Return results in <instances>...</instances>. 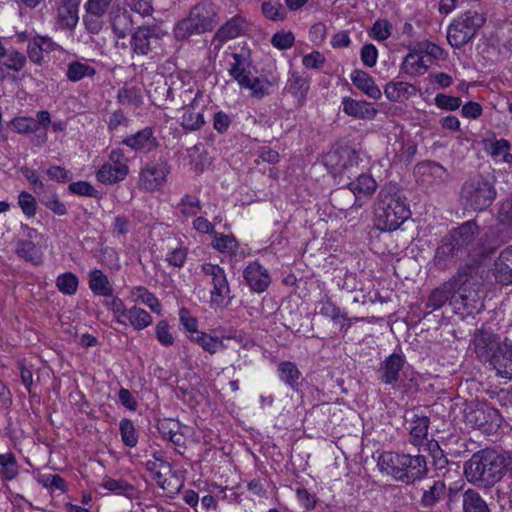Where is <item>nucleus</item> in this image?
Segmentation results:
<instances>
[{
    "label": "nucleus",
    "instance_id": "f257e3e1",
    "mask_svg": "<svg viewBox=\"0 0 512 512\" xmlns=\"http://www.w3.org/2000/svg\"><path fill=\"white\" fill-rule=\"evenodd\" d=\"M510 464L508 453L485 448L472 454L465 462L463 472L469 483L487 489L504 478Z\"/></svg>",
    "mask_w": 512,
    "mask_h": 512
},
{
    "label": "nucleus",
    "instance_id": "f03ea898",
    "mask_svg": "<svg viewBox=\"0 0 512 512\" xmlns=\"http://www.w3.org/2000/svg\"><path fill=\"white\" fill-rule=\"evenodd\" d=\"M374 223L384 232L397 230L410 216L406 197L395 186H386L378 194Z\"/></svg>",
    "mask_w": 512,
    "mask_h": 512
},
{
    "label": "nucleus",
    "instance_id": "7ed1b4c3",
    "mask_svg": "<svg viewBox=\"0 0 512 512\" xmlns=\"http://www.w3.org/2000/svg\"><path fill=\"white\" fill-rule=\"evenodd\" d=\"M218 23V8L210 1L195 5L189 15L179 21L174 28L177 40H185L193 35L213 30Z\"/></svg>",
    "mask_w": 512,
    "mask_h": 512
},
{
    "label": "nucleus",
    "instance_id": "20e7f679",
    "mask_svg": "<svg viewBox=\"0 0 512 512\" xmlns=\"http://www.w3.org/2000/svg\"><path fill=\"white\" fill-rule=\"evenodd\" d=\"M468 271L469 267H460L454 275L456 285L450 306L461 316L478 313L484 307L480 286L468 280Z\"/></svg>",
    "mask_w": 512,
    "mask_h": 512
},
{
    "label": "nucleus",
    "instance_id": "39448f33",
    "mask_svg": "<svg viewBox=\"0 0 512 512\" xmlns=\"http://www.w3.org/2000/svg\"><path fill=\"white\" fill-rule=\"evenodd\" d=\"M481 13L468 11L455 19L447 31V40L454 48H461L473 39L478 29L484 24Z\"/></svg>",
    "mask_w": 512,
    "mask_h": 512
},
{
    "label": "nucleus",
    "instance_id": "423d86ee",
    "mask_svg": "<svg viewBox=\"0 0 512 512\" xmlns=\"http://www.w3.org/2000/svg\"><path fill=\"white\" fill-rule=\"evenodd\" d=\"M461 197L471 208L482 211L489 207L496 197L494 181L481 175L474 177L464 183Z\"/></svg>",
    "mask_w": 512,
    "mask_h": 512
},
{
    "label": "nucleus",
    "instance_id": "0eeeda50",
    "mask_svg": "<svg viewBox=\"0 0 512 512\" xmlns=\"http://www.w3.org/2000/svg\"><path fill=\"white\" fill-rule=\"evenodd\" d=\"M166 32L156 24L139 26L131 35L130 45L134 54L146 56L155 51Z\"/></svg>",
    "mask_w": 512,
    "mask_h": 512
},
{
    "label": "nucleus",
    "instance_id": "6e6552de",
    "mask_svg": "<svg viewBox=\"0 0 512 512\" xmlns=\"http://www.w3.org/2000/svg\"><path fill=\"white\" fill-rule=\"evenodd\" d=\"M476 356L485 362H491L497 352L503 347V341L491 328L482 326L477 329L471 340Z\"/></svg>",
    "mask_w": 512,
    "mask_h": 512
},
{
    "label": "nucleus",
    "instance_id": "1a4fd4ad",
    "mask_svg": "<svg viewBox=\"0 0 512 512\" xmlns=\"http://www.w3.org/2000/svg\"><path fill=\"white\" fill-rule=\"evenodd\" d=\"M201 271L204 276L210 279V284L213 286L210 293L212 304L221 306L224 304L225 299H231L230 286L222 267L217 264L204 263L201 265Z\"/></svg>",
    "mask_w": 512,
    "mask_h": 512
},
{
    "label": "nucleus",
    "instance_id": "9d476101",
    "mask_svg": "<svg viewBox=\"0 0 512 512\" xmlns=\"http://www.w3.org/2000/svg\"><path fill=\"white\" fill-rule=\"evenodd\" d=\"M465 419L471 427L480 429L485 433H490L499 428L502 420L498 410L487 405L469 410Z\"/></svg>",
    "mask_w": 512,
    "mask_h": 512
},
{
    "label": "nucleus",
    "instance_id": "9b49d317",
    "mask_svg": "<svg viewBox=\"0 0 512 512\" xmlns=\"http://www.w3.org/2000/svg\"><path fill=\"white\" fill-rule=\"evenodd\" d=\"M169 172L170 167L163 159L148 162L140 173L141 186L147 191L158 190L166 181Z\"/></svg>",
    "mask_w": 512,
    "mask_h": 512
},
{
    "label": "nucleus",
    "instance_id": "f8f14e48",
    "mask_svg": "<svg viewBox=\"0 0 512 512\" xmlns=\"http://www.w3.org/2000/svg\"><path fill=\"white\" fill-rule=\"evenodd\" d=\"M465 256L468 255L459 246V243L453 237L446 235L436 249L434 261L439 269L445 270L455 265L457 261Z\"/></svg>",
    "mask_w": 512,
    "mask_h": 512
},
{
    "label": "nucleus",
    "instance_id": "ddd939ff",
    "mask_svg": "<svg viewBox=\"0 0 512 512\" xmlns=\"http://www.w3.org/2000/svg\"><path fill=\"white\" fill-rule=\"evenodd\" d=\"M243 277L251 291L264 292L271 283L268 271L258 262L250 263L243 271Z\"/></svg>",
    "mask_w": 512,
    "mask_h": 512
},
{
    "label": "nucleus",
    "instance_id": "4468645a",
    "mask_svg": "<svg viewBox=\"0 0 512 512\" xmlns=\"http://www.w3.org/2000/svg\"><path fill=\"white\" fill-rule=\"evenodd\" d=\"M245 22L242 17L235 16L225 22L214 34L212 44L215 48L220 49L228 40L237 38L244 33Z\"/></svg>",
    "mask_w": 512,
    "mask_h": 512
},
{
    "label": "nucleus",
    "instance_id": "2eb2a0df",
    "mask_svg": "<svg viewBox=\"0 0 512 512\" xmlns=\"http://www.w3.org/2000/svg\"><path fill=\"white\" fill-rule=\"evenodd\" d=\"M406 419L410 422V442L414 446L423 444L428 435L430 424L429 418L421 413H418V411H411L407 414Z\"/></svg>",
    "mask_w": 512,
    "mask_h": 512
},
{
    "label": "nucleus",
    "instance_id": "dca6fc26",
    "mask_svg": "<svg viewBox=\"0 0 512 512\" xmlns=\"http://www.w3.org/2000/svg\"><path fill=\"white\" fill-rule=\"evenodd\" d=\"M406 454H398L395 452H384L381 454L378 460V466L380 470L395 480L401 481L404 477L403 463H406Z\"/></svg>",
    "mask_w": 512,
    "mask_h": 512
},
{
    "label": "nucleus",
    "instance_id": "f3484780",
    "mask_svg": "<svg viewBox=\"0 0 512 512\" xmlns=\"http://www.w3.org/2000/svg\"><path fill=\"white\" fill-rule=\"evenodd\" d=\"M146 92L151 102L158 107H164L168 101L174 100V88L169 87L162 75L146 86Z\"/></svg>",
    "mask_w": 512,
    "mask_h": 512
},
{
    "label": "nucleus",
    "instance_id": "a211bd4d",
    "mask_svg": "<svg viewBox=\"0 0 512 512\" xmlns=\"http://www.w3.org/2000/svg\"><path fill=\"white\" fill-rule=\"evenodd\" d=\"M354 154V151L348 149H336L325 156L324 163L334 175H343L353 166Z\"/></svg>",
    "mask_w": 512,
    "mask_h": 512
},
{
    "label": "nucleus",
    "instance_id": "6ab92c4d",
    "mask_svg": "<svg viewBox=\"0 0 512 512\" xmlns=\"http://www.w3.org/2000/svg\"><path fill=\"white\" fill-rule=\"evenodd\" d=\"M405 360L399 354L393 353L388 356L380 365L379 379L382 383L392 385L399 381L400 371Z\"/></svg>",
    "mask_w": 512,
    "mask_h": 512
},
{
    "label": "nucleus",
    "instance_id": "aec40b11",
    "mask_svg": "<svg viewBox=\"0 0 512 512\" xmlns=\"http://www.w3.org/2000/svg\"><path fill=\"white\" fill-rule=\"evenodd\" d=\"M497 356L489 363L497 375L512 379V341L507 338L503 341V347L497 352Z\"/></svg>",
    "mask_w": 512,
    "mask_h": 512
},
{
    "label": "nucleus",
    "instance_id": "412c9836",
    "mask_svg": "<svg viewBox=\"0 0 512 512\" xmlns=\"http://www.w3.org/2000/svg\"><path fill=\"white\" fill-rule=\"evenodd\" d=\"M478 234L479 226L474 220H470L452 230L448 235L453 237L465 253L469 255Z\"/></svg>",
    "mask_w": 512,
    "mask_h": 512
},
{
    "label": "nucleus",
    "instance_id": "4be33fe9",
    "mask_svg": "<svg viewBox=\"0 0 512 512\" xmlns=\"http://www.w3.org/2000/svg\"><path fill=\"white\" fill-rule=\"evenodd\" d=\"M231 56L233 62L230 63L228 70L229 75L237 81L241 87L249 84V79L253 76L251 72L252 63L249 57L241 53H233Z\"/></svg>",
    "mask_w": 512,
    "mask_h": 512
},
{
    "label": "nucleus",
    "instance_id": "5701e85b",
    "mask_svg": "<svg viewBox=\"0 0 512 512\" xmlns=\"http://www.w3.org/2000/svg\"><path fill=\"white\" fill-rule=\"evenodd\" d=\"M122 143L134 151L142 153H148L154 150L158 145L156 138L153 136L152 129L149 127L126 137Z\"/></svg>",
    "mask_w": 512,
    "mask_h": 512
},
{
    "label": "nucleus",
    "instance_id": "b1692460",
    "mask_svg": "<svg viewBox=\"0 0 512 512\" xmlns=\"http://www.w3.org/2000/svg\"><path fill=\"white\" fill-rule=\"evenodd\" d=\"M456 278L451 277L447 282L435 288L429 295L426 306L432 310H438L445 304L450 306L452 298H454V288Z\"/></svg>",
    "mask_w": 512,
    "mask_h": 512
},
{
    "label": "nucleus",
    "instance_id": "393cba45",
    "mask_svg": "<svg viewBox=\"0 0 512 512\" xmlns=\"http://www.w3.org/2000/svg\"><path fill=\"white\" fill-rule=\"evenodd\" d=\"M343 112L356 119H374L377 109L364 100H355L350 97L342 99Z\"/></svg>",
    "mask_w": 512,
    "mask_h": 512
},
{
    "label": "nucleus",
    "instance_id": "a878e982",
    "mask_svg": "<svg viewBox=\"0 0 512 512\" xmlns=\"http://www.w3.org/2000/svg\"><path fill=\"white\" fill-rule=\"evenodd\" d=\"M110 24L115 37L124 39L132 31V16L126 9L118 7L110 13Z\"/></svg>",
    "mask_w": 512,
    "mask_h": 512
},
{
    "label": "nucleus",
    "instance_id": "bb28decb",
    "mask_svg": "<svg viewBox=\"0 0 512 512\" xmlns=\"http://www.w3.org/2000/svg\"><path fill=\"white\" fill-rule=\"evenodd\" d=\"M406 460V463H403L404 467L402 469L406 475L402 478V482L411 484L426 475L427 463L424 456L406 455Z\"/></svg>",
    "mask_w": 512,
    "mask_h": 512
},
{
    "label": "nucleus",
    "instance_id": "cd10ccee",
    "mask_svg": "<svg viewBox=\"0 0 512 512\" xmlns=\"http://www.w3.org/2000/svg\"><path fill=\"white\" fill-rule=\"evenodd\" d=\"M79 0H63L58 7V22L61 27L72 30L76 27L79 16Z\"/></svg>",
    "mask_w": 512,
    "mask_h": 512
},
{
    "label": "nucleus",
    "instance_id": "c85d7f7f",
    "mask_svg": "<svg viewBox=\"0 0 512 512\" xmlns=\"http://www.w3.org/2000/svg\"><path fill=\"white\" fill-rule=\"evenodd\" d=\"M352 83L368 97L378 100L381 98V90L375 84L374 79L365 71L356 69L350 75Z\"/></svg>",
    "mask_w": 512,
    "mask_h": 512
},
{
    "label": "nucleus",
    "instance_id": "c756f323",
    "mask_svg": "<svg viewBox=\"0 0 512 512\" xmlns=\"http://www.w3.org/2000/svg\"><path fill=\"white\" fill-rule=\"evenodd\" d=\"M417 89L407 82H389L384 89L385 96L392 102H404L414 96Z\"/></svg>",
    "mask_w": 512,
    "mask_h": 512
},
{
    "label": "nucleus",
    "instance_id": "7c9ffc66",
    "mask_svg": "<svg viewBox=\"0 0 512 512\" xmlns=\"http://www.w3.org/2000/svg\"><path fill=\"white\" fill-rule=\"evenodd\" d=\"M286 89L296 98L299 107L304 105L309 90V83L305 77L297 72H292L288 78Z\"/></svg>",
    "mask_w": 512,
    "mask_h": 512
},
{
    "label": "nucleus",
    "instance_id": "2f4dec72",
    "mask_svg": "<svg viewBox=\"0 0 512 512\" xmlns=\"http://www.w3.org/2000/svg\"><path fill=\"white\" fill-rule=\"evenodd\" d=\"M188 338L211 355L215 354L219 350L226 349V345L220 338L213 337L203 331L194 332V334H188Z\"/></svg>",
    "mask_w": 512,
    "mask_h": 512
},
{
    "label": "nucleus",
    "instance_id": "473e14b6",
    "mask_svg": "<svg viewBox=\"0 0 512 512\" xmlns=\"http://www.w3.org/2000/svg\"><path fill=\"white\" fill-rule=\"evenodd\" d=\"M348 187L357 199H361L370 197L375 192L377 183L372 176L361 174L355 181L350 182Z\"/></svg>",
    "mask_w": 512,
    "mask_h": 512
},
{
    "label": "nucleus",
    "instance_id": "72a5a7b5",
    "mask_svg": "<svg viewBox=\"0 0 512 512\" xmlns=\"http://www.w3.org/2000/svg\"><path fill=\"white\" fill-rule=\"evenodd\" d=\"M127 174L124 168L116 167L112 163H104L98 170L96 178L103 184L112 185L124 180Z\"/></svg>",
    "mask_w": 512,
    "mask_h": 512
},
{
    "label": "nucleus",
    "instance_id": "f704fd0d",
    "mask_svg": "<svg viewBox=\"0 0 512 512\" xmlns=\"http://www.w3.org/2000/svg\"><path fill=\"white\" fill-rule=\"evenodd\" d=\"M89 287L96 295L112 296V286L101 270L94 269L89 273Z\"/></svg>",
    "mask_w": 512,
    "mask_h": 512
},
{
    "label": "nucleus",
    "instance_id": "c9c22d12",
    "mask_svg": "<svg viewBox=\"0 0 512 512\" xmlns=\"http://www.w3.org/2000/svg\"><path fill=\"white\" fill-rule=\"evenodd\" d=\"M429 66L424 62L423 57L415 50L406 55L402 63V70L410 76H420L425 74Z\"/></svg>",
    "mask_w": 512,
    "mask_h": 512
},
{
    "label": "nucleus",
    "instance_id": "e433bc0d",
    "mask_svg": "<svg viewBox=\"0 0 512 512\" xmlns=\"http://www.w3.org/2000/svg\"><path fill=\"white\" fill-rule=\"evenodd\" d=\"M464 512H491L486 501L474 489H468L463 493Z\"/></svg>",
    "mask_w": 512,
    "mask_h": 512
},
{
    "label": "nucleus",
    "instance_id": "4c0bfd02",
    "mask_svg": "<svg viewBox=\"0 0 512 512\" xmlns=\"http://www.w3.org/2000/svg\"><path fill=\"white\" fill-rule=\"evenodd\" d=\"M16 254L35 265L42 262V254L33 241L18 240L16 242Z\"/></svg>",
    "mask_w": 512,
    "mask_h": 512
},
{
    "label": "nucleus",
    "instance_id": "58836bf2",
    "mask_svg": "<svg viewBox=\"0 0 512 512\" xmlns=\"http://www.w3.org/2000/svg\"><path fill=\"white\" fill-rule=\"evenodd\" d=\"M136 330H142L152 323L151 315L144 309L133 306L125 312V317Z\"/></svg>",
    "mask_w": 512,
    "mask_h": 512
},
{
    "label": "nucleus",
    "instance_id": "ea45409f",
    "mask_svg": "<svg viewBox=\"0 0 512 512\" xmlns=\"http://www.w3.org/2000/svg\"><path fill=\"white\" fill-rule=\"evenodd\" d=\"M177 94V97L174 96V102L176 105L181 106V108H193L198 98L201 96L199 90H195L192 88H186L184 85H180L179 88H174V94Z\"/></svg>",
    "mask_w": 512,
    "mask_h": 512
},
{
    "label": "nucleus",
    "instance_id": "a19ab883",
    "mask_svg": "<svg viewBox=\"0 0 512 512\" xmlns=\"http://www.w3.org/2000/svg\"><path fill=\"white\" fill-rule=\"evenodd\" d=\"M446 493V485L443 481H435L432 486L423 492L421 505L425 508L433 507Z\"/></svg>",
    "mask_w": 512,
    "mask_h": 512
},
{
    "label": "nucleus",
    "instance_id": "79ce46f5",
    "mask_svg": "<svg viewBox=\"0 0 512 512\" xmlns=\"http://www.w3.org/2000/svg\"><path fill=\"white\" fill-rule=\"evenodd\" d=\"M356 200L357 198L349 188L336 189L333 191L330 198L332 205L340 211H345L353 207Z\"/></svg>",
    "mask_w": 512,
    "mask_h": 512
},
{
    "label": "nucleus",
    "instance_id": "37998d69",
    "mask_svg": "<svg viewBox=\"0 0 512 512\" xmlns=\"http://www.w3.org/2000/svg\"><path fill=\"white\" fill-rule=\"evenodd\" d=\"M96 73L95 69L85 63L73 61L68 64L66 76L71 82H77L84 77L94 76Z\"/></svg>",
    "mask_w": 512,
    "mask_h": 512
},
{
    "label": "nucleus",
    "instance_id": "c03bdc74",
    "mask_svg": "<svg viewBox=\"0 0 512 512\" xmlns=\"http://www.w3.org/2000/svg\"><path fill=\"white\" fill-rule=\"evenodd\" d=\"M316 309L321 315L331 318L334 323L339 324L341 326L343 325V322L346 320V317L341 312L340 308L337 307L328 298L319 301L316 306Z\"/></svg>",
    "mask_w": 512,
    "mask_h": 512
},
{
    "label": "nucleus",
    "instance_id": "a18cd8bd",
    "mask_svg": "<svg viewBox=\"0 0 512 512\" xmlns=\"http://www.w3.org/2000/svg\"><path fill=\"white\" fill-rule=\"evenodd\" d=\"M278 371L280 373V379L292 389H295L301 375L297 366L293 362L284 361L279 364Z\"/></svg>",
    "mask_w": 512,
    "mask_h": 512
},
{
    "label": "nucleus",
    "instance_id": "49530a36",
    "mask_svg": "<svg viewBox=\"0 0 512 512\" xmlns=\"http://www.w3.org/2000/svg\"><path fill=\"white\" fill-rule=\"evenodd\" d=\"M177 210L185 218L193 217L201 211L200 200L196 196L187 194L181 198L177 205Z\"/></svg>",
    "mask_w": 512,
    "mask_h": 512
},
{
    "label": "nucleus",
    "instance_id": "de8ad7c7",
    "mask_svg": "<svg viewBox=\"0 0 512 512\" xmlns=\"http://www.w3.org/2000/svg\"><path fill=\"white\" fill-rule=\"evenodd\" d=\"M104 18V14H97L95 11L85 10L82 20L86 31L93 35L99 34L105 25Z\"/></svg>",
    "mask_w": 512,
    "mask_h": 512
},
{
    "label": "nucleus",
    "instance_id": "09e8293b",
    "mask_svg": "<svg viewBox=\"0 0 512 512\" xmlns=\"http://www.w3.org/2000/svg\"><path fill=\"white\" fill-rule=\"evenodd\" d=\"M132 295L136 300L142 301L146 304L153 312L160 314L161 304L153 293L148 291L145 287L137 286L132 289Z\"/></svg>",
    "mask_w": 512,
    "mask_h": 512
},
{
    "label": "nucleus",
    "instance_id": "8fccbe9b",
    "mask_svg": "<svg viewBox=\"0 0 512 512\" xmlns=\"http://www.w3.org/2000/svg\"><path fill=\"white\" fill-rule=\"evenodd\" d=\"M78 278L71 272H66L57 277L56 286L60 292L66 295H73L78 288Z\"/></svg>",
    "mask_w": 512,
    "mask_h": 512
},
{
    "label": "nucleus",
    "instance_id": "3c124183",
    "mask_svg": "<svg viewBox=\"0 0 512 512\" xmlns=\"http://www.w3.org/2000/svg\"><path fill=\"white\" fill-rule=\"evenodd\" d=\"M3 58L5 59L3 61V65L9 70L15 72L21 71L27 63L26 56L15 49H6V53Z\"/></svg>",
    "mask_w": 512,
    "mask_h": 512
},
{
    "label": "nucleus",
    "instance_id": "603ef678",
    "mask_svg": "<svg viewBox=\"0 0 512 512\" xmlns=\"http://www.w3.org/2000/svg\"><path fill=\"white\" fill-rule=\"evenodd\" d=\"M204 117L202 113L195 112L193 108H186L182 116L181 126L185 130L194 131L198 130L204 125Z\"/></svg>",
    "mask_w": 512,
    "mask_h": 512
},
{
    "label": "nucleus",
    "instance_id": "864d4df0",
    "mask_svg": "<svg viewBox=\"0 0 512 512\" xmlns=\"http://www.w3.org/2000/svg\"><path fill=\"white\" fill-rule=\"evenodd\" d=\"M119 429L123 443L128 447H135L138 437L133 422L129 419H122Z\"/></svg>",
    "mask_w": 512,
    "mask_h": 512
},
{
    "label": "nucleus",
    "instance_id": "5fc2aeb1",
    "mask_svg": "<svg viewBox=\"0 0 512 512\" xmlns=\"http://www.w3.org/2000/svg\"><path fill=\"white\" fill-rule=\"evenodd\" d=\"M270 87V82L255 77L254 75L249 79V84L242 86V88L249 89L251 91V96L257 99H261L267 95Z\"/></svg>",
    "mask_w": 512,
    "mask_h": 512
},
{
    "label": "nucleus",
    "instance_id": "6e6d98bb",
    "mask_svg": "<svg viewBox=\"0 0 512 512\" xmlns=\"http://www.w3.org/2000/svg\"><path fill=\"white\" fill-rule=\"evenodd\" d=\"M493 275L496 281L502 285L512 284V268L502 260H495Z\"/></svg>",
    "mask_w": 512,
    "mask_h": 512
},
{
    "label": "nucleus",
    "instance_id": "4d7b16f0",
    "mask_svg": "<svg viewBox=\"0 0 512 512\" xmlns=\"http://www.w3.org/2000/svg\"><path fill=\"white\" fill-rule=\"evenodd\" d=\"M37 481L45 488L57 489L61 492L67 491L66 481L57 474H41L38 476Z\"/></svg>",
    "mask_w": 512,
    "mask_h": 512
},
{
    "label": "nucleus",
    "instance_id": "13d9d810",
    "mask_svg": "<svg viewBox=\"0 0 512 512\" xmlns=\"http://www.w3.org/2000/svg\"><path fill=\"white\" fill-rule=\"evenodd\" d=\"M264 16L272 21L283 20L286 17V10L279 2L267 1L262 4Z\"/></svg>",
    "mask_w": 512,
    "mask_h": 512
},
{
    "label": "nucleus",
    "instance_id": "bf43d9fd",
    "mask_svg": "<svg viewBox=\"0 0 512 512\" xmlns=\"http://www.w3.org/2000/svg\"><path fill=\"white\" fill-rule=\"evenodd\" d=\"M213 247L221 253L235 254L238 242L233 235H220L215 237Z\"/></svg>",
    "mask_w": 512,
    "mask_h": 512
},
{
    "label": "nucleus",
    "instance_id": "052dcab7",
    "mask_svg": "<svg viewBox=\"0 0 512 512\" xmlns=\"http://www.w3.org/2000/svg\"><path fill=\"white\" fill-rule=\"evenodd\" d=\"M0 466L5 479L12 480L17 476V463L12 453L0 454Z\"/></svg>",
    "mask_w": 512,
    "mask_h": 512
},
{
    "label": "nucleus",
    "instance_id": "680f3d73",
    "mask_svg": "<svg viewBox=\"0 0 512 512\" xmlns=\"http://www.w3.org/2000/svg\"><path fill=\"white\" fill-rule=\"evenodd\" d=\"M159 460H148L145 464L146 469L152 473L154 479L157 483L163 488L166 487V480H163L162 470H171L170 464L168 462L158 463Z\"/></svg>",
    "mask_w": 512,
    "mask_h": 512
},
{
    "label": "nucleus",
    "instance_id": "e2e57ef3",
    "mask_svg": "<svg viewBox=\"0 0 512 512\" xmlns=\"http://www.w3.org/2000/svg\"><path fill=\"white\" fill-rule=\"evenodd\" d=\"M117 99L122 105H140L141 95L139 91L134 87H122L119 89Z\"/></svg>",
    "mask_w": 512,
    "mask_h": 512
},
{
    "label": "nucleus",
    "instance_id": "0e129e2a",
    "mask_svg": "<svg viewBox=\"0 0 512 512\" xmlns=\"http://www.w3.org/2000/svg\"><path fill=\"white\" fill-rule=\"evenodd\" d=\"M510 143L505 139H499L491 144L490 154L493 157H501L503 162L512 163V154L509 153Z\"/></svg>",
    "mask_w": 512,
    "mask_h": 512
},
{
    "label": "nucleus",
    "instance_id": "69168bd1",
    "mask_svg": "<svg viewBox=\"0 0 512 512\" xmlns=\"http://www.w3.org/2000/svg\"><path fill=\"white\" fill-rule=\"evenodd\" d=\"M18 205L27 217L35 216L37 202L30 193L22 191L18 196Z\"/></svg>",
    "mask_w": 512,
    "mask_h": 512
},
{
    "label": "nucleus",
    "instance_id": "338daca9",
    "mask_svg": "<svg viewBox=\"0 0 512 512\" xmlns=\"http://www.w3.org/2000/svg\"><path fill=\"white\" fill-rule=\"evenodd\" d=\"M428 450L432 457V464L436 470H443L448 464V459L444 455L443 451L437 442H430L428 444Z\"/></svg>",
    "mask_w": 512,
    "mask_h": 512
},
{
    "label": "nucleus",
    "instance_id": "774afa93",
    "mask_svg": "<svg viewBox=\"0 0 512 512\" xmlns=\"http://www.w3.org/2000/svg\"><path fill=\"white\" fill-rule=\"evenodd\" d=\"M102 487L106 490L116 492L118 494H127L133 490V486L124 480H115L112 478H104Z\"/></svg>",
    "mask_w": 512,
    "mask_h": 512
}]
</instances>
